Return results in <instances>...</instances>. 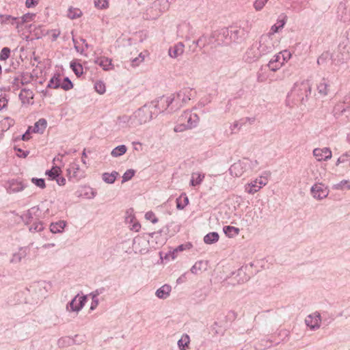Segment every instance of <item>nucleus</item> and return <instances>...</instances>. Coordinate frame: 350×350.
Segmentation results:
<instances>
[{
    "mask_svg": "<svg viewBox=\"0 0 350 350\" xmlns=\"http://www.w3.org/2000/svg\"><path fill=\"white\" fill-rule=\"evenodd\" d=\"M196 94V92L190 88H184L178 92L171 94L169 98L163 100L167 104H171V112H174L185 104H187Z\"/></svg>",
    "mask_w": 350,
    "mask_h": 350,
    "instance_id": "1",
    "label": "nucleus"
},
{
    "mask_svg": "<svg viewBox=\"0 0 350 350\" xmlns=\"http://www.w3.org/2000/svg\"><path fill=\"white\" fill-rule=\"evenodd\" d=\"M152 118L151 105H145L129 117H123L124 122L129 127L136 128L149 122Z\"/></svg>",
    "mask_w": 350,
    "mask_h": 350,
    "instance_id": "2",
    "label": "nucleus"
},
{
    "mask_svg": "<svg viewBox=\"0 0 350 350\" xmlns=\"http://www.w3.org/2000/svg\"><path fill=\"white\" fill-rule=\"evenodd\" d=\"M312 87L308 81L295 83L291 92L288 94V98H293L295 103L300 102L304 104L310 95Z\"/></svg>",
    "mask_w": 350,
    "mask_h": 350,
    "instance_id": "3",
    "label": "nucleus"
},
{
    "mask_svg": "<svg viewBox=\"0 0 350 350\" xmlns=\"http://www.w3.org/2000/svg\"><path fill=\"white\" fill-rule=\"evenodd\" d=\"M168 7L169 5L167 0H155L146 7L142 14V17L148 21L156 20L168 9Z\"/></svg>",
    "mask_w": 350,
    "mask_h": 350,
    "instance_id": "4",
    "label": "nucleus"
},
{
    "mask_svg": "<svg viewBox=\"0 0 350 350\" xmlns=\"http://www.w3.org/2000/svg\"><path fill=\"white\" fill-rule=\"evenodd\" d=\"M258 165V163L256 160H250L247 158H243L232 164L229 170L232 176L241 177L245 173L252 171L256 168Z\"/></svg>",
    "mask_w": 350,
    "mask_h": 350,
    "instance_id": "5",
    "label": "nucleus"
},
{
    "mask_svg": "<svg viewBox=\"0 0 350 350\" xmlns=\"http://www.w3.org/2000/svg\"><path fill=\"white\" fill-rule=\"evenodd\" d=\"M256 44L262 56L272 53L275 49L273 38L269 34L261 36L258 42H256Z\"/></svg>",
    "mask_w": 350,
    "mask_h": 350,
    "instance_id": "6",
    "label": "nucleus"
},
{
    "mask_svg": "<svg viewBox=\"0 0 350 350\" xmlns=\"http://www.w3.org/2000/svg\"><path fill=\"white\" fill-rule=\"evenodd\" d=\"M211 35V38L214 39V41L211 40L210 42L214 44L215 46L228 44L230 43L228 28H223L220 30L215 31L213 32Z\"/></svg>",
    "mask_w": 350,
    "mask_h": 350,
    "instance_id": "7",
    "label": "nucleus"
},
{
    "mask_svg": "<svg viewBox=\"0 0 350 350\" xmlns=\"http://www.w3.org/2000/svg\"><path fill=\"white\" fill-rule=\"evenodd\" d=\"M230 42H241L247 36V31L240 27H230L228 28Z\"/></svg>",
    "mask_w": 350,
    "mask_h": 350,
    "instance_id": "8",
    "label": "nucleus"
},
{
    "mask_svg": "<svg viewBox=\"0 0 350 350\" xmlns=\"http://www.w3.org/2000/svg\"><path fill=\"white\" fill-rule=\"evenodd\" d=\"M262 57L260 51L256 44V42L253 43L252 45L245 52L243 59L245 62L247 63H253L257 61L259 58Z\"/></svg>",
    "mask_w": 350,
    "mask_h": 350,
    "instance_id": "9",
    "label": "nucleus"
},
{
    "mask_svg": "<svg viewBox=\"0 0 350 350\" xmlns=\"http://www.w3.org/2000/svg\"><path fill=\"white\" fill-rule=\"evenodd\" d=\"M321 317L319 312H315L308 315L305 319V323L311 330H317L320 328Z\"/></svg>",
    "mask_w": 350,
    "mask_h": 350,
    "instance_id": "10",
    "label": "nucleus"
},
{
    "mask_svg": "<svg viewBox=\"0 0 350 350\" xmlns=\"http://www.w3.org/2000/svg\"><path fill=\"white\" fill-rule=\"evenodd\" d=\"M180 118V121L187 122L186 124L190 129L196 127L200 120V118L196 113H193L189 111H185Z\"/></svg>",
    "mask_w": 350,
    "mask_h": 350,
    "instance_id": "11",
    "label": "nucleus"
},
{
    "mask_svg": "<svg viewBox=\"0 0 350 350\" xmlns=\"http://www.w3.org/2000/svg\"><path fill=\"white\" fill-rule=\"evenodd\" d=\"M311 193L312 196L318 200L326 198L328 195V190L321 183H316L311 187Z\"/></svg>",
    "mask_w": 350,
    "mask_h": 350,
    "instance_id": "12",
    "label": "nucleus"
},
{
    "mask_svg": "<svg viewBox=\"0 0 350 350\" xmlns=\"http://www.w3.org/2000/svg\"><path fill=\"white\" fill-rule=\"evenodd\" d=\"M67 176L69 179L75 178L79 180L83 177V172L81 170L78 163L73 162L69 165L67 169Z\"/></svg>",
    "mask_w": 350,
    "mask_h": 350,
    "instance_id": "13",
    "label": "nucleus"
},
{
    "mask_svg": "<svg viewBox=\"0 0 350 350\" xmlns=\"http://www.w3.org/2000/svg\"><path fill=\"white\" fill-rule=\"evenodd\" d=\"M163 98L164 99L169 98V96H163L159 98V99L157 100L152 101L148 105H151V109L152 108L158 109L159 113L163 112L164 111H167V112L172 113L171 112V105H172L171 104L167 105L163 100Z\"/></svg>",
    "mask_w": 350,
    "mask_h": 350,
    "instance_id": "14",
    "label": "nucleus"
},
{
    "mask_svg": "<svg viewBox=\"0 0 350 350\" xmlns=\"http://www.w3.org/2000/svg\"><path fill=\"white\" fill-rule=\"evenodd\" d=\"M313 155L317 161H327L332 157V151L329 148H315L313 150Z\"/></svg>",
    "mask_w": 350,
    "mask_h": 350,
    "instance_id": "15",
    "label": "nucleus"
},
{
    "mask_svg": "<svg viewBox=\"0 0 350 350\" xmlns=\"http://www.w3.org/2000/svg\"><path fill=\"white\" fill-rule=\"evenodd\" d=\"M40 208L38 206H33L29 208L25 213H24L21 218L25 222L26 224H30L33 219L35 218L37 219L38 217V213L39 212Z\"/></svg>",
    "mask_w": 350,
    "mask_h": 350,
    "instance_id": "16",
    "label": "nucleus"
},
{
    "mask_svg": "<svg viewBox=\"0 0 350 350\" xmlns=\"http://www.w3.org/2000/svg\"><path fill=\"white\" fill-rule=\"evenodd\" d=\"M282 58L280 53L274 55L273 57L269 62L267 66L270 70L275 72L279 70L284 64Z\"/></svg>",
    "mask_w": 350,
    "mask_h": 350,
    "instance_id": "17",
    "label": "nucleus"
},
{
    "mask_svg": "<svg viewBox=\"0 0 350 350\" xmlns=\"http://www.w3.org/2000/svg\"><path fill=\"white\" fill-rule=\"evenodd\" d=\"M8 183L9 186L7 188V191L9 193L19 192L25 188L23 182L18 180L12 179Z\"/></svg>",
    "mask_w": 350,
    "mask_h": 350,
    "instance_id": "18",
    "label": "nucleus"
},
{
    "mask_svg": "<svg viewBox=\"0 0 350 350\" xmlns=\"http://www.w3.org/2000/svg\"><path fill=\"white\" fill-rule=\"evenodd\" d=\"M185 45L183 42H178L169 49V55L172 58H177L184 53Z\"/></svg>",
    "mask_w": 350,
    "mask_h": 350,
    "instance_id": "19",
    "label": "nucleus"
},
{
    "mask_svg": "<svg viewBox=\"0 0 350 350\" xmlns=\"http://www.w3.org/2000/svg\"><path fill=\"white\" fill-rule=\"evenodd\" d=\"M329 81L327 79L323 77L317 85V91L319 94L322 96H326L329 93Z\"/></svg>",
    "mask_w": 350,
    "mask_h": 350,
    "instance_id": "20",
    "label": "nucleus"
},
{
    "mask_svg": "<svg viewBox=\"0 0 350 350\" xmlns=\"http://www.w3.org/2000/svg\"><path fill=\"white\" fill-rule=\"evenodd\" d=\"M95 63L99 65L105 70H109L113 69V65L111 64V59L105 57H100L95 60Z\"/></svg>",
    "mask_w": 350,
    "mask_h": 350,
    "instance_id": "21",
    "label": "nucleus"
},
{
    "mask_svg": "<svg viewBox=\"0 0 350 350\" xmlns=\"http://www.w3.org/2000/svg\"><path fill=\"white\" fill-rule=\"evenodd\" d=\"M282 18L278 19L276 24L271 26L270 32L268 33L271 36V35L277 33L280 29H282L286 24L287 16L286 15H282Z\"/></svg>",
    "mask_w": 350,
    "mask_h": 350,
    "instance_id": "22",
    "label": "nucleus"
},
{
    "mask_svg": "<svg viewBox=\"0 0 350 350\" xmlns=\"http://www.w3.org/2000/svg\"><path fill=\"white\" fill-rule=\"evenodd\" d=\"M33 98V92L29 89H22L19 94V98L23 104L29 103L30 100Z\"/></svg>",
    "mask_w": 350,
    "mask_h": 350,
    "instance_id": "23",
    "label": "nucleus"
},
{
    "mask_svg": "<svg viewBox=\"0 0 350 350\" xmlns=\"http://www.w3.org/2000/svg\"><path fill=\"white\" fill-rule=\"evenodd\" d=\"M172 287L168 284H164L156 291V295L159 299H166L171 292Z\"/></svg>",
    "mask_w": 350,
    "mask_h": 350,
    "instance_id": "24",
    "label": "nucleus"
},
{
    "mask_svg": "<svg viewBox=\"0 0 350 350\" xmlns=\"http://www.w3.org/2000/svg\"><path fill=\"white\" fill-rule=\"evenodd\" d=\"M258 179H256L255 180L251 182L250 183L246 185L245 191L250 194H254L257 191H258L261 189V186L258 185Z\"/></svg>",
    "mask_w": 350,
    "mask_h": 350,
    "instance_id": "25",
    "label": "nucleus"
},
{
    "mask_svg": "<svg viewBox=\"0 0 350 350\" xmlns=\"http://www.w3.org/2000/svg\"><path fill=\"white\" fill-rule=\"evenodd\" d=\"M65 226H66V221H59L51 224L50 230L52 233H59L63 231Z\"/></svg>",
    "mask_w": 350,
    "mask_h": 350,
    "instance_id": "26",
    "label": "nucleus"
},
{
    "mask_svg": "<svg viewBox=\"0 0 350 350\" xmlns=\"http://www.w3.org/2000/svg\"><path fill=\"white\" fill-rule=\"evenodd\" d=\"M118 175L119 174L116 171H113L111 173L105 172L102 175V178L106 183L112 184L115 182Z\"/></svg>",
    "mask_w": 350,
    "mask_h": 350,
    "instance_id": "27",
    "label": "nucleus"
},
{
    "mask_svg": "<svg viewBox=\"0 0 350 350\" xmlns=\"http://www.w3.org/2000/svg\"><path fill=\"white\" fill-rule=\"evenodd\" d=\"M189 204V198L186 193H182L176 199V207L179 210H183Z\"/></svg>",
    "mask_w": 350,
    "mask_h": 350,
    "instance_id": "28",
    "label": "nucleus"
},
{
    "mask_svg": "<svg viewBox=\"0 0 350 350\" xmlns=\"http://www.w3.org/2000/svg\"><path fill=\"white\" fill-rule=\"evenodd\" d=\"M46 120L41 118L35 123L33 131L34 133H42L46 127Z\"/></svg>",
    "mask_w": 350,
    "mask_h": 350,
    "instance_id": "29",
    "label": "nucleus"
},
{
    "mask_svg": "<svg viewBox=\"0 0 350 350\" xmlns=\"http://www.w3.org/2000/svg\"><path fill=\"white\" fill-rule=\"evenodd\" d=\"M219 237L217 232H209L204 237V242L206 244H213L218 241Z\"/></svg>",
    "mask_w": 350,
    "mask_h": 350,
    "instance_id": "30",
    "label": "nucleus"
},
{
    "mask_svg": "<svg viewBox=\"0 0 350 350\" xmlns=\"http://www.w3.org/2000/svg\"><path fill=\"white\" fill-rule=\"evenodd\" d=\"M234 278H237V284H242L247 282L250 277L246 274L245 271L243 269H239L236 273V276Z\"/></svg>",
    "mask_w": 350,
    "mask_h": 350,
    "instance_id": "31",
    "label": "nucleus"
},
{
    "mask_svg": "<svg viewBox=\"0 0 350 350\" xmlns=\"http://www.w3.org/2000/svg\"><path fill=\"white\" fill-rule=\"evenodd\" d=\"M204 178V174L200 173H193L191 174V179L190 180V185L193 187L201 184Z\"/></svg>",
    "mask_w": 350,
    "mask_h": 350,
    "instance_id": "32",
    "label": "nucleus"
},
{
    "mask_svg": "<svg viewBox=\"0 0 350 350\" xmlns=\"http://www.w3.org/2000/svg\"><path fill=\"white\" fill-rule=\"evenodd\" d=\"M27 255V252L25 250L20 249L18 252L14 253L10 259L11 263H18L21 261Z\"/></svg>",
    "mask_w": 350,
    "mask_h": 350,
    "instance_id": "33",
    "label": "nucleus"
},
{
    "mask_svg": "<svg viewBox=\"0 0 350 350\" xmlns=\"http://www.w3.org/2000/svg\"><path fill=\"white\" fill-rule=\"evenodd\" d=\"M33 16V14L27 13L24 14L22 17L18 18V20L16 22V28L18 29L24 23L31 21Z\"/></svg>",
    "mask_w": 350,
    "mask_h": 350,
    "instance_id": "34",
    "label": "nucleus"
},
{
    "mask_svg": "<svg viewBox=\"0 0 350 350\" xmlns=\"http://www.w3.org/2000/svg\"><path fill=\"white\" fill-rule=\"evenodd\" d=\"M126 150L127 148L125 145H120L112 150L111 154L113 157H118L125 154Z\"/></svg>",
    "mask_w": 350,
    "mask_h": 350,
    "instance_id": "35",
    "label": "nucleus"
},
{
    "mask_svg": "<svg viewBox=\"0 0 350 350\" xmlns=\"http://www.w3.org/2000/svg\"><path fill=\"white\" fill-rule=\"evenodd\" d=\"M190 339L187 334H183L178 341V346L180 350H185L189 344Z\"/></svg>",
    "mask_w": 350,
    "mask_h": 350,
    "instance_id": "36",
    "label": "nucleus"
},
{
    "mask_svg": "<svg viewBox=\"0 0 350 350\" xmlns=\"http://www.w3.org/2000/svg\"><path fill=\"white\" fill-rule=\"evenodd\" d=\"M47 88L57 89L60 88V78L59 75H55L49 81Z\"/></svg>",
    "mask_w": 350,
    "mask_h": 350,
    "instance_id": "37",
    "label": "nucleus"
},
{
    "mask_svg": "<svg viewBox=\"0 0 350 350\" xmlns=\"http://www.w3.org/2000/svg\"><path fill=\"white\" fill-rule=\"evenodd\" d=\"M62 170L59 167L54 166L50 170H47L46 172V174L49 176V177L51 180H55L57 176L60 175Z\"/></svg>",
    "mask_w": 350,
    "mask_h": 350,
    "instance_id": "38",
    "label": "nucleus"
},
{
    "mask_svg": "<svg viewBox=\"0 0 350 350\" xmlns=\"http://www.w3.org/2000/svg\"><path fill=\"white\" fill-rule=\"evenodd\" d=\"M82 15V12L79 8L70 7L68 10V17L70 19L79 18Z\"/></svg>",
    "mask_w": 350,
    "mask_h": 350,
    "instance_id": "39",
    "label": "nucleus"
},
{
    "mask_svg": "<svg viewBox=\"0 0 350 350\" xmlns=\"http://www.w3.org/2000/svg\"><path fill=\"white\" fill-rule=\"evenodd\" d=\"M223 230L228 237H232L233 236L238 234L239 232V228L230 226H224Z\"/></svg>",
    "mask_w": 350,
    "mask_h": 350,
    "instance_id": "40",
    "label": "nucleus"
},
{
    "mask_svg": "<svg viewBox=\"0 0 350 350\" xmlns=\"http://www.w3.org/2000/svg\"><path fill=\"white\" fill-rule=\"evenodd\" d=\"M1 23H11L16 26V22L18 20L17 17L12 16L11 15H3L0 14Z\"/></svg>",
    "mask_w": 350,
    "mask_h": 350,
    "instance_id": "41",
    "label": "nucleus"
},
{
    "mask_svg": "<svg viewBox=\"0 0 350 350\" xmlns=\"http://www.w3.org/2000/svg\"><path fill=\"white\" fill-rule=\"evenodd\" d=\"M70 68L77 77H80L83 74V68L81 64L71 62Z\"/></svg>",
    "mask_w": 350,
    "mask_h": 350,
    "instance_id": "42",
    "label": "nucleus"
},
{
    "mask_svg": "<svg viewBox=\"0 0 350 350\" xmlns=\"http://www.w3.org/2000/svg\"><path fill=\"white\" fill-rule=\"evenodd\" d=\"M44 224L42 221H36L29 227L31 232H38L44 230Z\"/></svg>",
    "mask_w": 350,
    "mask_h": 350,
    "instance_id": "43",
    "label": "nucleus"
},
{
    "mask_svg": "<svg viewBox=\"0 0 350 350\" xmlns=\"http://www.w3.org/2000/svg\"><path fill=\"white\" fill-rule=\"evenodd\" d=\"M60 88L68 91L73 88V84L68 77H65L62 81H60Z\"/></svg>",
    "mask_w": 350,
    "mask_h": 350,
    "instance_id": "44",
    "label": "nucleus"
},
{
    "mask_svg": "<svg viewBox=\"0 0 350 350\" xmlns=\"http://www.w3.org/2000/svg\"><path fill=\"white\" fill-rule=\"evenodd\" d=\"M191 247H192V244L191 243H187L186 244H182V245H178L172 252V258L173 259L175 258L176 254L178 252H181V251H183V250H185L190 249Z\"/></svg>",
    "mask_w": 350,
    "mask_h": 350,
    "instance_id": "45",
    "label": "nucleus"
},
{
    "mask_svg": "<svg viewBox=\"0 0 350 350\" xmlns=\"http://www.w3.org/2000/svg\"><path fill=\"white\" fill-rule=\"evenodd\" d=\"M331 58L332 56L329 52H324L317 59V64L319 65L323 64Z\"/></svg>",
    "mask_w": 350,
    "mask_h": 350,
    "instance_id": "46",
    "label": "nucleus"
},
{
    "mask_svg": "<svg viewBox=\"0 0 350 350\" xmlns=\"http://www.w3.org/2000/svg\"><path fill=\"white\" fill-rule=\"evenodd\" d=\"M135 171L133 169L127 170L122 176V183H125L131 180L135 175Z\"/></svg>",
    "mask_w": 350,
    "mask_h": 350,
    "instance_id": "47",
    "label": "nucleus"
},
{
    "mask_svg": "<svg viewBox=\"0 0 350 350\" xmlns=\"http://www.w3.org/2000/svg\"><path fill=\"white\" fill-rule=\"evenodd\" d=\"M95 90L100 94H103L106 91L105 84L101 81H96L94 84Z\"/></svg>",
    "mask_w": 350,
    "mask_h": 350,
    "instance_id": "48",
    "label": "nucleus"
},
{
    "mask_svg": "<svg viewBox=\"0 0 350 350\" xmlns=\"http://www.w3.org/2000/svg\"><path fill=\"white\" fill-rule=\"evenodd\" d=\"M77 299L78 295H76L72 300L70 301L67 306L66 309L68 310L72 311V312H79V310H75V308L77 307Z\"/></svg>",
    "mask_w": 350,
    "mask_h": 350,
    "instance_id": "49",
    "label": "nucleus"
},
{
    "mask_svg": "<svg viewBox=\"0 0 350 350\" xmlns=\"http://www.w3.org/2000/svg\"><path fill=\"white\" fill-rule=\"evenodd\" d=\"M10 49L8 47H3L0 52V61H5L10 57Z\"/></svg>",
    "mask_w": 350,
    "mask_h": 350,
    "instance_id": "50",
    "label": "nucleus"
},
{
    "mask_svg": "<svg viewBox=\"0 0 350 350\" xmlns=\"http://www.w3.org/2000/svg\"><path fill=\"white\" fill-rule=\"evenodd\" d=\"M94 5L98 9H105L108 8V0H94Z\"/></svg>",
    "mask_w": 350,
    "mask_h": 350,
    "instance_id": "51",
    "label": "nucleus"
},
{
    "mask_svg": "<svg viewBox=\"0 0 350 350\" xmlns=\"http://www.w3.org/2000/svg\"><path fill=\"white\" fill-rule=\"evenodd\" d=\"M267 2V0H256L254 3V8L256 11H260Z\"/></svg>",
    "mask_w": 350,
    "mask_h": 350,
    "instance_id": "52",
    "label": "nucleus"
},
{
    "mask_svg": "<svg viewBox=\"0 0 350 350\" xmlns=\"http://www.w3.org/2000/svg\"><path fill=\"white\" fill-rule=\"evenodd\" d=\"M31 182L35 184L37 187L44 189L45 188V181L44 178H32Z\"/></svg>",
    "mask_w": 350,
    "mask_h": 350,
    "instance_id": "53",
    "label": "nucleus"
},
{
    "mask_svg": "<svg viewBox=\"0 0 350 350\" xmlns=\"http://www.w3.org/2000/svg\"><path fill=\"white\" fill-rule=\"evenodd\" d=\"M202 261L196 262L191 268V272L194 274H198V272L202 269Z\"/></svg>",
    "mask_w": 350,
    "mask_h": 350,
    "instance_id": "54",
    "label": "nucleus"
},
{
    "mask_svg": "<svg viewBox=\"0 0 350 350\" xmlns=\"http://www.w3.org/2000/svg\"><path fill=\"white\" fill-rule=\"evenodd\" d=\"M145 218L148 220H150L153 224H156L159 221L152 211L147 212L145 215Z\"/></svg>",
    "mask_w": 350,
    "mask_h": 350,
    "instance_id": "55",
    "label": "nucleus"
},
{
    "mask_svg": "<svg viewBox=\"0 0 350 350\" xmlns=\"http://www.w3.org/2000/svg\"><path fill=\"white\" fill-rule=\"evenodd\" d=\"M86 299H87V297L85 295L84 296H81V297H79L78 295V299H77L78 304H77V307L75 308V310L79 311L83 307V306L85 305V303L86 301Z\"/></svg>",
    "mask_w": 350,
    "mask_h": 350,
    "instance_id": "56",
    "label": "nucleus"
},
{
    "mask_svg": "<svg viewBox=\"0 0 350 350\" xmlns=\"http://www.w3.org/2000/svg\"><path fill=\"white\" fill-rule=\"evenodd\" d=\"M190 129L189 127H187V125L185 124H178L176 125L174 128V131L176 133H180L183 132L186 130Z\"/></svg>",
    "mask_w": 350,
    "mask_h": 350,
    "instance_id": "57",
    "label": "nucleus"
},
{
    "mask_svg": "<svg viewBox=\"0 0 350 350\" xmlns=\"http://www.w3.org/2000/svg\"><path fill=\"white\" fill-rule=\"evenodd\" d=\"M282 58V61L284 62H286L288 60H289L291 57V53L288 50H284L279 53Z\"/></svg>",
    "mask_w": 350,
    "mask_h": 350,
    "instance_id": "58",
    "label": "nucleus"
},
{
    "mask_svg": "<svg viewBox=\"0 0 350 350\" xmlns=\"http://www.w3.org/2000/svg\"><path fill=\"white\" fill-rule=\"evenodd\" d=\"M241 127V125L239 124V122L238 121H235L230 126V129L231 131V134L235 133L237 131L240 130Z\"/></svg>",
    "mask_w": 350,
    "mask_h": 350,
    "instance_id": "59",
    "label": "nucleus"
},
{
    "mask_svg": "<svg viewBox=\"0 0 350 350\" xmlns=\"http://www.w3.org/2000/svg\"><path fill=\"white\" fill-rule=\"evenodd\" d=\"M349 155H350L349 152H346L343 154L340 157H339L336 161V165H338L340 163H344L349 161Z\"/></svg>",
    "mask_w": 350,
    "mask_h": 350,
    "instance_id": "60",
    "label": "nucleus"
},
{
    "mask_svg": "<svg viewBox=\"0 0 350 350\" xmlns=\"http://www.w3.org/2000/svg\"><path fill=\"white\" fill-rule=\"evenodd\" d=\"M39 0H26L25 6L27 8L35 7L38 4Z\"/></svg>",
    "mask_w": 350,
    "mask_h": 350,
    "instance_id": "61",
    "label": "nucleus"
},
{
    "mask_svg": "<svg viewBox=\"0 0 350 350\" xmlns=\"http://www.w3.org/2000/svg\"><path fill=\"white\" fill-rule=\"evenodd\" d=\"M92 303L90 306V310H94L98 305V299L95 295L92 296Z\"/></svg>",
    "mask_w": 350,
    "mask_h": 350,
    "instance_id": "62",
    "label": "nucleus"
},
{
    "mask_svg": "<svg viewBox=\"0 0 350 350\" xmlns=\"http://www.w3.org/2000/svg\"><path fill=\"white\" fill-rule=\"evenodd\" d=\"M15 150H16L18 152L17 153V156L19 157H21V158H25L27 157V155L29 154V151H23V150H21V148H14Z\"/></svg>",
    "mask_w": 350,
    "mask_h": 350,
    "instance_id": "63",
    "label": "nucleus"
},
{
    "mask_svg": "<svg viewBox=\"0 0 350 350\" xmlns=\"http://www.w3.org/2000/svg\"><path fill=\"white\" fill-rule=\"evenodd\" d=\"M144 60V57H142V54L139 55L138 57H136L132 60V66H137Z\"/></svg>",
    "mask_w": 350,
    "mask_h": 350,
    "instance_id": "64",
    "label": "nucleus"
}]
</instances>
